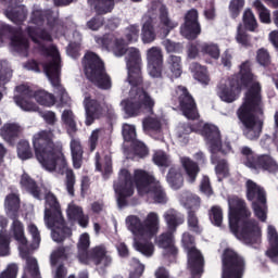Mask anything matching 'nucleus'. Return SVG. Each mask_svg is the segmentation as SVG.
<instances>
[{"label":"nucleus","instance_id":"f257e3e1","mask_svg":"<svg viewBox=\"0 0 278 278\" xmlns=\"http://www.w3.org/2000/svg\"><path fill=\"white\" fill-rule=\"evenodd\" d=\"M129 86L128 98L121 102V105L128 116V118H136L142 114V108L147 110L148 114H153V108H155V100L140 87L144 84V77L142 76V61L137 50L131 49L128 54L127 61V78Z\"/></svg>","mask_w":278,"mask_h":278},{"label":"nucleus","instance_id":"f03ea898","mask_svg":"<svg viewBox=\"0 0 278 278\" xmlns=\"http://www.w3.org/2000/svg\"><path fill=\"white\" fill-rule=\"evenodd\" d=\"M229 204L228 220L231 233L243 244H260L262 230L257 220L249 219L251 211L247 208V202L239 198H232Z\"/></svg>","mask_w":278,"mask_h":278},{"label":"nucleus","instance_id":"7ed1b4c3","mask_svg":"<svg viewBox=\"0 0 278 278\" xmlns=\"http://www.w3.org/2000/svg\"><path fill=\"white\" fill-rule=\"evenodd\" d=\"M263 108L262 85L253 83L247 90L242 104L237 110V117L244 127L243 136L248 140H257L262 135L264 122H257L255 114H264Z\"/></svg>","mask_w":278,"mask_h":278},{"label":"nucleus","instance_id":"20e7f679","mask_svg":"<svg viewBox=\"0 0 278 278\" xmlns=\"http://www.w3.org/2000/svg\"><path fill=\"white\" fill-rule=\"evenodd\" d=\"M134 184L140 197H144L155 185V176L144 169H135L132 177L129 169H121L118 179L114 182L118 207L127 206V199L134 197Z\"/></svg>","mask_w":278,"mask_h":278},{"label":"nucleus","instance_id":"39448f33","mask_svg":"<svg viewBox=\"0 0 278 278\" xmlns=\"http://www.w3.org/2000/svg\"><path fill=\"white\" fill-rule=\"evenodd\" d=\"M55 135L53 130H40L33 137V147L35 149V155L38 162L49 170L53 173L58 168V163L62 164L63 168L66 167V159L62 152V146L60 142H54Z\"/></svg>","mask_w":278,"mask_h":278},{"label":"nucleus","instance_id":"423d86ee","mask_svg":"<svg viewBox=\"0 0 278 278\" xmlns=\"http://www.w3.org/2000/svg\"><path fill=\"white\" fill-rule=\"evenodd\" d=\"M126 225H128L129 231L134 233L137 238H144V240H136L135 249L146 257H151L155 251V247L151 239L155 233L160 225V218L156 213H149L146 219L142 222L136 215H130L126 218Z\"/></svg>","mask_w":278,"mask_h":278},{"label":"nucleus","instance_id":"0eeeda50","mask_svg":"<svg viewBox=\"0 0 278 278\" xmlns=\"http://www.w3.org/2000/svg\"><path fill=\"white\" fill-rule=\"evenodd\" d=\"M141 40L144 45H151L157 38H166L179 23L174 22L168 16V8L162 4L159 9V18L153 11H148L142 16Z\"/></svg>","mask_w":278,"mask_h":278},{"label":"nucleus","instance_id":"6e6552de","mask_svg":"<svg viewBox=\"0 0 278 278\" xmlns=\"http://www.w3.org/2000/svg\"><path fill=\"white\" fill-rule=\"evenodd\" d=\"M202 136L208 147V151L212 153V164H217L215 166L216 175H222V177H228L229 166L227 165V160H218L217 153H223L224 155L230 153L231 142L229 140L223 141V137L220 136V129L210 124H205L203 126Z\"/></svg>","mask_w":278,"mask_h":278},{"label":"nucleus","instance_id":"1a4fd4ad","mask_svg":"<svg viewBox=\"0 0 278 278\" xmlns=\"http://www.w3.org/2000/svg\"><path fill=\"white\" fill-rule=\"evenodd\" d=\"M46 208H45V223L48 229H52V240L54 242H63L66 238L73 235V230L66 226V220L62 215V207L53 192L48 191L45 194Z\"/></svg>","mask_w":278,"mask_h":278},{"label":"nucleus","instance_id":"9d476101","mask_svg":"<svg viewBox=\"0 0 278 278\" xmlns=\"http://www.w3.org/2000/svg\"><path fill=\"white\" fill-rule=\"evenodd\" d=\"M251 61H245L240 65L239 75H233L228 79V84H219L217 87V96L224 103H233L238 101L242 88H248L253 84L255 75L251 68Z\"/></svg>","mask_w":278,"mask_h":278},{"label":"nucleus","instance_id":"9b49d317","mask_svg":"<svg viewBox=\"0 0 278 278\" xmlns=\"http://www.w3.org/2000/svg\"><path fill=\"white\" fill-rule=\"evenodd\" d=\"M83 71L86 79L100 88V90H110L112 88V77L105 70V62L99 54L87 51L81 60Z\"/></svg>","mask_w":278,"mask_h":278},{"label":"nucleus","instance_id":"f8f14e48","mask_svg":"<svg viewBox=\"0 0 278 278\" xmlns=\"http://www.w3.org/2000/svg\"><path fill=\"white\" fill-rule=\"evenodd\" d=\"M43 71L51 84V86L56 91L59 101L56 108H71V96L66 91V88L62 86V79L60 75L62 74V59L54 58L50 62L43 65Z\"/></svg>","mask_w":278,"mask_h":278},{"label":"nucleus","instance_id":"ddd939ff","mask_svg":"<svg viewBox=\"0 0 278 278\" xmlns=\"http://www.w3.org/2000/svg\"><path fill=\"white\" fill-rule=\"evenodd\" d=\"M247 273V260L231 248L222 254V278H242Z\"/></svg>","mask_w":278,"mask_h":278},{"label":"nucleus","instance_id":"4468645a","mask_svg":"<svg viewBox=\"0 0 278 278\" xmlns=\"http://www.w3.org/2000/svg\"><path fill=\"white\" fill-rule=\"evenodd\" d=\"M26 34L30 40L38 46V51L41 55L45 58H52V60L54 58H59L60 60V54L55 46L47 47L45 43H42V41H40L43 40L45 42H53V37L46 28L38 30V28L34 26H28L26 27Z\"/></svg>","mask_w":278,"mask_h":278},{"label":"nucleus","instance_id":"2eb2a0df","mask_svg":"<svg viewBox=\"0 0 278 278\" xmlns=\"http://www.w3.org/2000/svg\"><path fill=\"white\" fill-rule=\"evenodd\" d=\"M176 94L179 103V110L185 118L188 121H198L199 118V108L197 106V100L190 93L187 87L177 86Z\"/></svg>","mask_w":278,"mask_h":278},{"label":"nucleus","instance_id":"dca6fc26","mask_svg":"<svg viewBox=\"0 0 278 278\" xmlns=\"http://www.w3.org/2000/svg\"><path fill=\"white\" fill-rule=\"evenodd\" d=\"M180 34L187 40H197L201 36V23L199 22V10L191 9L186 12L184 23L180 26Z\"/></svg>","mask_w":278,"mask_h":278},{"label":"nucleus","instance_id":"f3484780","mask_svg":"<svg viewBox=\"0 0 278 278\" xmlns=\"http://www.w3.org/2000/svg\"><path fill=\"white\" fill-rule=\"evenodd\" d=\"M18 96H14V101L21 110L24 112H36L38 110V105L31 102L29 99H35L36 91H33L31 88L27 85H18L15 87Z\"/></svg>","mask_w":278,"mask_h":278},{"label":"nucleus","instance_id":"a211bd4d","mask_svg":"<svg viewBox=\"0 0 278 278\" xmlns=\"http://www.w3.org/2000/svg\"><path fill=\"white\" fill-rule=\"evenodd\" d=\"M147 60L151 77H162V67L164 66V53H162V48H150L147 51Z\"/></svg>","mask_w":278,"mask_h":278},{"label":"nucleus","instance_id":"6ab92c4d","mask_svg":"<svg viewBox=\"0 0 278 278\" xmlns=\"http://www.w3.org/2000/svg\"><path fill=\"white\" fill-rule=\"evenodd\" d=\"M84 105L86 111L85 125L90 127V125H92L97 118H101L103 114V105L101 104V101L92 99L90 96L85 97Z\"/></svg>","mask_w":278,"mask_h":278},{"label":"nucleus","instance_id":"aec40b11","mask_svg":"<svg viewBox=\"0 0 278 278\" xmlns=\"http://www.w3.org/2000/svg\"><path fill=\"white\" fill-rule=\"evenodd\" d=\"M188 268L191 273V277H199L203 275V267L205 266V258L199 249H191L187 252Z\"/></svg>","mask_w":278,"mask_h":278},{"label":"nucleus","instance_id":"412c9836","mask_svg":"<svg viewBox=\"0 0 278 278\" xmlns=\"http://www.w3.org/2000/svg\"><path fill=\"white\" fill-rule=\"evenodd\" d=\"M250 168L257 170H267V173H278V164L273 156L268 154L256 155L253 163H250Z\"/></svg>","mask_w":278,"mask_h":278},{"label":"nucleus","instance_id":"4be33fe9","mask_svg":"<svg viewBox=\"0 0 278 278\" xmlns=\"http://www.w3.org/2000/svg\"><path fill=\"white\" fill-rule=\"evenodd\" d=\"M21 134H23V127L17 123H7L0 128L1 138L9 144H15Z\"/></svg>","mask_w":278,"mask_h":278},{"label":"nucleus","instance_id":"5701e85b","mask_svg":"<svg viewBox=\"0 0 278 278\" xmlns=\"http://www.w3.org/2000/svg\"><path fill=\"white\" fill-rule=\"evenodd\" d=\"M248 201L258 202L261 205H266V191L255 181L248 180L245 182Z\"/></svg>","mask_w":278,"mask_h":278},{"label":"nucleus","instance_id":"b1692460","mask_svg":"<svg viewBox=\"0 0 278 278\" xmlns=\"http://www.w3.org/2000/svg\"><path fill=\"white\" fill-rule=\"evenodd\" d=\"M175 232L167 230L166 232L161 233L156 238V245L159 249H165L168 255L176 257L179 250L175 247V237L173 236Z\"/></svg>","mask_w":278,"mask_h":278},{"label":"nucleus","instance_id":"393cba45","mask_svg":"<svg viewBox=\"0 0 278 278\" xmlns=\"http://www.w3.org/2000/svg\"><path fill=\"white\" fill-rule=\"evenodd\" d=\"M20 185L23 190H26L28 194H31L34 199H37V201H42V190L38 186V182L29 176V174L24 173L21 176Z\"/></svg>","mask_w":278,"mask_h":278},{"label":"nucleus","instance_id":"a878e982","mask_svg":"<svg viewBox=\"0 0 278 278\" xmlns=\"http://www.w3.org/2000/svg\"><path fill=\"white\" fill-rule=\"evenodd\" d=\"M88 262H93L96 266H99L102 262L104 266L112 264V256H108V250L103 245H97L88 252L87 264Z\"/></svg>","mask_w":278,"mask_h":278},{"label":"nucleus","instance_id":"bb28decb","mask_svg":"<svg viewBox=\"0 0 278 278\" xmlns=\"http://www.w3.org/2000/svg\"><path fill=\"white\" fill-rule=\"evenodd\" d=\"M166 64L169 72L165 71L163 75L168 77V79H179L184 73L181 56L169 54L166 59Z\"/></svg>","mask_w":278,"mask_h":278},{"label":"nucleus","instance_id":"cd10ccee","mask_svg":"<svg viewBox=\"0 0 278 278\" xmlns=\"http://www.w3.org/2000/svg\"><path fill=\"white\" fill-rule=\"evenodd\" d=\"M4 15L15 25H21V23L27 21V9L23 4H15L14 7H8L4 10Z\"/></svg>","mask_w":278,"mask_h":278},{"label":"nucleus","instance_id":"c85d7f7f","mask_svg":"<svg viewBox=\"0 0 278 278\" xmlns=\"http://www.w3.org/2000/svg\"><path fill=\"white\" fill-rule=\"evenodd\" d=\"M181 166L185 170L188 184H194L201 173V167L198 162L192 161V159L185 156L181 159Z\"/></svg>","mask_w":278,"mask_h":278},{"label":"nucleus","instance_id":"c756f323","mask_svg":"<svg viewBox=\"0 0 278 278\" xmlns=\"http://www.w3.org/2000/svg\"><path fill=\"white\" fill-rule=\"evenodd\" d=\"M166 181L172 190H179L184 188V174L181 173V167L173 165L169 167Z\"/></svg>","mask_w":278,"mask_h":278},{"label":"nucleus","instance_id":"7c9ffc66","mask_svg":"<svg viewBox=\"0 0 278 278\" xmlns=\"http://www.w3.org/2000/svg\"><path fill=\"white\" fill-rule=\"evenodd\" d=\"M164 219L167 225V231H172L174 233L175 231H177V227H179V225H184V223L186 222L184 214L175 211V208L168 210L164 214Z\"/></svg>","mask_w":278,"mask_h":278},{"label":"nucleus","instance_id":"2f4dec72","mask_svg":"<svg viewBox=\"0 0 278 278\" xmlns=\"http://www.w3.org/2000/svg\"><path fill=\"white\" fill-rule=\"evenodd\" d=\"M4 207L8 214L16 217L18 210H21V194H18L17 189L7 194L4 199Z\"/></svg>","mask_w":278,"mask_h":278},{"label":"nucleus","instance_id":"473e14b6","mask_svg":"<svg viewBox=\"0 0 278 278\" xmlns=\"http://www.w3.org/2000/svg\"><path fill=\"white\" fill-rule=\"evenodd\" d=\"M73 166L76 169L81 168V164H84V147H81V141L79 139L73 138L70 143Z\"/></svg>","mask_w":278,"mask_h":278},{"label":"nucleus","instance_id":"72a5a7b5","mask_svg":"<svg viewBox=\"0 0 278 278\" xmlns=\"http://www.w3.org/2000/svg\"><path fill=\"white\" fill-rule=\"evenodd\" d=\"M11 47L17 53H27L29 50V40L23 35V28L18 29L10 39Z\"/></svg>","mask_w":278,"mask_h":278},{"label":"nucleus","instance_id":"f704fd0d","mask_svg":"<svg viewBox=\"0 0 278 278\" xmlns=\"http://www.w3.org/2000/svg\"><path fill=\"white\" fill-rule=\"evenodd\" d=\"M190 71L193 74V79H195L203 86L210 85V74H207L206 66H202L198 62H193L190 64Z\"/></svg>","mask_w":278,"mask_h":278},{"label":"nucleus","instance_id":"c9c22d12","mask_svg":"<svg viewBox=\"0 0 278 278\" xmlns=\"http://www.w3.org/2000/svg\"><path fill=\"white\" fill-rule=\"evenodd\" d=\"M78 254L77 257L83 264H88V249H90V235L83 233L77 243Z\"/></svg>","mask_w":278,"mask_h":278},{"label":"nucleus","instance_id":"e433bc0d","mask_svg":"<svg viewBox=\"0 0 278 278\" xmlns=\"http://www.w3.org/2000/svg\"><path fill=\"white\" fill-rule=\"evenodd\" d=\"M269 249L266 251L267 257L275 260L278 257V232L274 226H268Z\"/></svg>","mask_w":278,"mask_h":278},{"label":"nucleus","instance_id":"4c0bfd02","mask_svg":"<svg viewBox=\"0 0 278 278\" xmlns=\"http://www.w3.org/2000/svg\"><path fill=\"white\" fill-rule=\"evenodd\" d=\"M73 255V248L66 245L59 247L54 250L50 255V264L51 266H58L60 260L66 261L68 257Z\"/></svg>","mask_w":278,"mask_h":278},{"label":"nucleus","instance_id":"58836bf2","mask_svg":"<svg viewBox=\"0 0 278 278\" xmlns=\"http://www.w3.org/2000/svg\"><path fill=\"white\" fill-rule=\"evenodd\" d=\"M35 100L45 108H53L58 103L55 96L43 89L35 91Z\"/></svg>","mask_w":278,"mask_h":278},{"label":"nucleus","instance_id":"ea45409f","mask_svg":"<svg viewBox=\"0 0 278 278\" xmlns=\"http://www.w3.org/2000/svg\"><path fill=\"white\" fill-rule=\"evenodd\" d=\"M111 49H112L114 55H116L117 58H123V55H125V53H127V55H126V67H127V62H128V59H129V52L131 51V49H134L135 51H138L139 58H140V60H142V56H140V50H138V48H129L127 50V48L125 47V39H123V38L115 39L114 45Z\"/></svg>","mask_w":278,"mask_h":278},{"label":"nucleus","instance_id":"a19ab883","mask_svg":"<svg viewBox=\"0 0 278 278\" xmlns=\"http://www.w3.org/2000/svg\"><path fill=\"white\" fill-rule=\"evenodd\" d=\"M132 156H128V160H142L149 155V148L144 142L136 140L131 143Z\"/></svg>","mask_w":278,"mask_h":278},{"label":"nucleus","instance_id":"79ce46f5","mask_svg":"<svg viewBox=\"0 0 278 278\" xmlns=\"http://www.w3.org/2000/svg\"><path fill=\"white\" fill-rule=\"evenodd\" d=\"M61 119L67 127V134L75 136L77 134V122H75V114L71 110H64Z\"/></svg>","mask_w":278,"mask_h":278},{"label":"nucleus","instance_id":"37998d69","mask_svg":"<svg viewBox=\"0 0 278 278\" xmlns=\"http://www.w3.org/2000/svg\"><path fill=\"white\" fill-rule=\"evenodd\" d=\"M12 231L14 239L23 247H27V238H25V227L21 220L14 218L12 223Z\"/></svg>","mask_w":278,"mask_h":278},{"label":"nucleus","instance_id":"c03bdc74","mask_svg":"<svg viewBox=\"0 0 278 278\" xmlns=\"http://www.w3.org/2000/svg\"><path fill=\"white\" fill-rule=\"evenodd\" d=\"M187 225L189 230H191L193 233H197L198 236L201 235L203 231V228H201V225L199 224V217L197 216V211L192 208L188 211Z\"/></svg>","mask_w":278,"mask_h":278},{"label":"nucleus","instance_id":"a18cd8bd","mask_svg":"<svg viewBox=\"0 0 278 278\" xmlns=\"http://www.w3.org/2000/svg\"><path fill=\"white\" fill-rule=\"evenodd\" d=\"M17 156L20 160H31L34 157V151L27 140H20L17 143Z\"/></svg>","mask_w":278,"mask_h":278},{"label":"nucleus","instance_id":"49530a36","mask_svg":"<svg viewBox=\"0 0 278 278\" xmlns=\"http://www.w3.org/2000/svg\"><path fill=\"white\" fill-rule=\"evenodd\" d=\"M149 194L152 195L154 203L165 204L168 202L166 191L163 189L162 185L154 184L153 187H150Z\"/></svg>","mask_w":278,"mask_h":278},{"label":"nucleus","instance_id":"de8ad7c7","mask_svg":"<svg viewBox=\"0 0 278 278\" xmlns=\"http://www.w3.org/2000/svg\"><path fill=\"white\" fill-rule=\"evenodd\" d=\"M236 40L238 45H241V47H244V49L252 47L251 35L247 33V30L242 27V24H239L237 27Z\"/></svg>","mask_w":278,"mask_h":278},{"label":"nucleus","instance_id":"09e8293b","mask_svg":"<svg viewBox=\"0 0 278 278\" xmlns=\"http://www.w3.org/2000/svg\"><path fill=\"white\" fill-rule=\"evenodd\" d=\"M242 21L248 31H255V29H257V20L255 18V14H253L251 9H247L243 12Z\"/></svg>","mask_w":278,"mask_h":278},{"label":"nucleus","instance_id":"8fccbe9b","mask_svg":"<svg viewBox=\"0 0 278 278\" xmlns=\"http://www.w3.org/2000/svg\"><path fill=\"white\" fill-rule=\"evenodd\" d=\"M201 53L203 55H208V58H212L213 60H218L220 58V48L217 43H203L201 46Z\"/></svg>","mask_w":278,"mask_h":278},{"label":"nucleus","instance_id":"3c124183","mask_svg":"<svg viewBox=\"0 0 278 278\" xmlns=\"http://www.w3.org/2000/svg\"><path fill=\"white\" fill-rule=\"evenodd\" d=\"M142 125L144 131H154V134L162 131V122L155 117H146Z\"/></svg>","mask_w":278,"mask_h":278},{"label":"nucleus","instance_id":"603ef678","mask_svg":"<svg viewBox=\"0 0 278 278\" xmlns=\"http://www.w3.org/2000/svg\"><path fill=\"white\" fill-rule=\"evenodd\" d=\"M244 3H245L244 0H231L229 2L228 11H229L230 18H233L236 21V18L240 16L242 10H244Z\"/></svg>","mask_w":278,"mask_h":278},{"label":"nucleus","instance_id":"864d4df0","mask_svg":"<svg viewBox=\"0 0 278 278\" xmlns=\"http://www.w3.org/2000/svg\"><path fill=\"white\" fill-rule=\"evenodd\" d=\"M46 25L50 29V31H53L58 25H60V13L53 11L52 9H47L46 12Z\"/></svg>","mask_w":278,"mask_h":278},{"label":"nucleus","instance_id":"5fc2aeb1","mask_svg":"<svg viewBox=\"0 0 278 278\" xmlns=\"http://www.w3.org/2000/svg\"><path fill=\"white\" fill-rule=\"evenodd\" d=\"M75 184H76L75 172H73V169L71 168H67L65 170V188L70 197H75Z\"/></svg>","mask_w":278,"mask_h":278},{"label":"nucleus","instance_id":"6e6d98bb","mask_svg":"<svg viewBox=\"0 0 278 278\" xmlns=\"http://www.w3.org/2000/svg\"><path fill=\"white\" fill-rule=\"evenodd\" d=\"M256 62L260 64V66H263L264 68H268L271 64V59H270V52H268L267 49L265 48H260L256 51Z\"/></svg>","mask_w":278,"mask_h":278},{"label":"nucleus","instance_id":"4d7b16f0","mask_svg":"<svg viewBox=\"0 0 278 278\" xmlns=\"http://www.w3.org/2000/svg\"><path fill=\"white\" fill-rule=\"evenodd\" d=\"M47 18V9H35L30 14V23L37 25V27H42Z\"/></svg>","mask_w":278,"mask_h":278},{"label":"nucleus","instance_id":"13d9d810","mask_svg":"<svg viewBox=\"0 0 278 278\" xmlns=\"http://www.w3.org/2000/svg\"><path fill=\"white\" fill-rule=\"evenodd\" d=\"M210 220L215 227L223 225V208L220 206H212L208 212Z\"/></svg>","mask_w":278,"mask_h":278},{"label":"nucleus","instance_id":"bf43d9fd","mask_svg":"<svg viewBox=\"0 0 278 278\" xmlns=\"http://www.w3.org/2000/svg\"><path fill=\"white\" fill-rule=\"evenodd\" d=\"M152 162H154L156 166H162L164 168H168V166H170V160H168V154H166V152L162 150L154 152L152 156Z\"/></svg>","mask_w":278,"mask_h":278},{"label":"nucleus","instance_id":"052dcab7","mask_svg":"<svg viewBox=\"0 0 278 278\" xmlns=\"http://www.w3.org/2000/svg\"><path fill=\"white\" fill-rule=\"evenodd\" d=\"M102 136H103L102 129L98 128L92 130L88 139V148L90 153H94V151L97 150V147H99V140L101 139Z\"/></svg>","mask_w":278,"mask_h":278},{"label":"nucleus","instance_id":"680f3d73","mask_svg":"<svg viewBox=\"0 0 278 278\" xmlns=\"http://www.w3.org/2000/svg\"><path fill=\"white\" fill-rule=\"evenodd\" d=\"M12 79V70L3 62H0V88L5 89V84Z\"/></svg>","mask_w":278,"mask_h":278},{"label":"nucleus","instance_id":"e2e57ef3","mask_svg":"<svg viewBox=\"0 0 278 278\" xmlns=\"http://www.w3.org/2000/svg\"><path fill=\"white\" fill-rule=\"evenodd\" d=\"M123 138L125 142H136V126L124 124L122 129Z\"/></svg>","mask_w":278,"mask_h":278},{"label":"nucleus","instance_id":"0e129e2a","mask_svg":"<svg viewBox=\"0 0 278 278\" xmlns=\"http://www.w3.org/2000/svg\"><path fill=\"white\" fill-rule=\"evenodd\" d=\"M140 36V26L138 24L129 25L126 28L125 38L128 42H138Z\"/></svg>","mask_w":278,"mask_h":278},{"label":"nucleus","instance_id":"69168bd1","mask_svg":"<svg viewBox=\"0 0 278 278\" xmlns=\"http://www.w3.org/2000/svg\"><path fill=\"white\" fill-rule=\"evenodd\" d=\"M26 270L31 278H40V268L38 267V261L36 258L26 260Z\"/></svg>","mask_w":278,"mask_h":278},{"label":"nucleus","instance_id":"338daca9","mask_svg":"<svg viewBox=\"0 0 278 278\" xmlns=\"http://www.w3.org/2000/svg\"><path fill=\"white\" fill-rule=\"evenodd\" d=\"M162 46L164 47L166 53H181V49H184L181 43L175 42L170 39H164L162 41Z\"/></svg>","mask_w":278,"mask_h":278},{"label":"nucleus","instance_id":"774afa93","mask_svg":"<svg viewBox=\"0 0 278 278\" xmlns=\"http://www.w3.org/2000/svg\"><path fill=\"white\" fill-rule=\"evenodd\" d=\"M181 243L185 249V251H192V249H197V241L194 239V236H192L190 232H185L181 237Z\"/></svg>","mask_w":278,"mask_h":278}]
</instances>
